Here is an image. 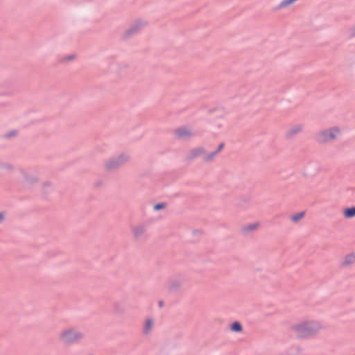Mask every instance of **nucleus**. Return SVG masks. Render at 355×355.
<instances>
[{
  "label": "nucleus",
  "instance_id": "obj_13",
  "mask_svg": "<svg viewBox=\"0 0 355 355\" xmlns=\"http://www.w3.org/2000/svg\"><path fill=\"white\" fill-rule=\"evenodd\" d=\"M305 212L301 211L298 213L293 214L290 216L291 220L294 223H297L301 220H302L304 218Z\"/></svg>",
  "mask_w": 355,
  "mask_h": 355
},
{
  "label": "nucleus",
  "instance_id": "obj_4",
  "mask_svg": "<svg viewBox=\"0 0 355 355\" xmlns=\"http://www.w3.org/2000/svg\"><path fill=\"white\" fill-rule=\"evenodd\" d=\"M38 181L39 178L35 173L24 168L18 170L16 176V182L19 185L26 188H31L35 185Z\"/></svg>",
  "mask_w": 355,
  "mask_h": 355
},
{
  "label": "nucleus",
  "instance_id": "obj_3",
  "mask_svg": "<svg viewBox=\"0 0 355 355\" xmlns=\"http://www.w3.org/2000/svg\"><path fill=\"white\" fill-rule=\"evenodd\" d=\"M293 328L298 337L304 338L318 332L322 326L318 322H306L297 324Z\"/></svg>",
  "mask_w": 355,
  "mask_h": 355
},
{
  "label": "nucleus",
  "instance_id": "obj_21",
  "mask_svg": "<svg viewBox=\"0 0 355 355\" xmlns=\"http://www.w3.org/2000/svg\"><path fill=\"white\" fill-rule=\"evenodd\" d=\"M167 206L166 202L157 203L153 206L154 211H159L161 209H164Z\"/></svg>",
  "mask_w": 355,
  "mask_h": 355
},
{
  "label": "nucleus",
  "instance_id": "obj_18",
  "mask_svg": "<svg viewBox=\"0 0 355 355\" xmlns=\"http://www.w3.org/2000/svg\"><path fill=\"white\" fill-rule=\"evenodd\" d=\"M153 326V321L151 319H148L145 324L144 332L148 334Z\"/></svg>",
  "mask_w": 355,
  "mask_h": 355
},
{
  "label": "nucleus",
  "instance_id": "obj_5",
  "mask_svg": "<svg viewBox=\"0 0 355 355\" xmlns=\"http://www.w3.org/2000/svg\"><path fill=\"white\" fill-rule=\"evenodd\" d=\"M148 25V21L144 18H138L133 21L130 26L123 32L122 37L123 40H130L137 35Z\"/></svg>",
  "mask_w": 355,
  "mask_h": 355
},
{
  "label": "nucleus",
  "instance_id": "obj_24",
  "mask_svg": "<svg viewBox=\"0 0 355 355\" xmlns=\"http://www.w3.org/2000/svg\"><path fill=\"white\" fill-rule=\"evenodd\" d=\"M224 143H220V145L218 146V148L214 150L215 152H217V154L218 155L219 153L223 150V148H224Z\"/></svg>",
  "mask_w": 355,
  "mask_h": 355
},
{
  "label": "nucleus",
  "instance_id": "obj_11",
  "mask_svg": "<svg viewBox=\"0 0 355 355\" xmlns=\"http://www.w3.org/2000/svg\"><path fill=\"white\" fill-rule=\"evenodd\" d=\"M304 125L302 123L294 124L291 126L285 132L286 139H291L303 131Z\"/></svg>",
  "mask_w": 355,
  "mask_h": 355
},
{
  "label": "nucleus",
  "instance_id": "obj_22",
  "mask_svg": "<svg viewBox=\"0 0 355 355\" xmlns=\"http://www.w3.org/2000/svg\"><path fill=\"white\" fill-rule=\"evenodd\" d=\"M7 217V213L6 211H0V225H2Z\"/></svg>",
  "mask_w": 355,
  "mask_h": 355
},
{
  "label": "nucleus",
  "instance_id": "obj_19",
  "mask_svg": "<svg viewBox=\"0 0 355 355\" xmlns=\"http://www.w3.org/2000/svg\"><path fill=\"white\" fill-rule=\"evenodd\" d=\"M18 135V131L17 130H12L7 132L4 135V137L6 139H11L15 137Z\"/></svg>",
  "mask_w": 355,
  "mask_h": 355
},
{
  "label": "nucleus",
  "instance_id": "obj_25",
  "mask_svg": "<svg viewBox=\"0 0 355 355\" xmlns=\"http://www.w3.org/2000/svg\"><path fill=\"white\" fill-rule=\"evenodd\" d=\"M42 187L44 189L51 187V183L50 182H44L42 183Z\"/></svg>",
  "mask_w": 355,
  "mask_h": 355
},
{
  "label": "nucleus",
  "instance_id": "obj_2",
  "mask_svg": "<svg viewBox=\"0 0 355 355\" xmlns=\"http://www.w3.org/2000/svg\"><path fill=\"white\" fill-rule=\"evenodd\" d=\"M131 156L128 153H122L106 159L104 162V168L106 171H115L129 162Z\"/></svg>",
  "mask_w": 355,
  "mask_h": 355
},
{
  "label": "nucleus",
  "instance_id": "obj_27",
  "mask_svg": "<svg viewBox=\"0 0 355 355\" xmlns=\"http://www.w3.org/2000/svg\"><path fill=\"white\" fill-rule=\"evenodd\" d=\"M74 58L73 55H69L68 56L67 58H65V60H73Z\"/></svg>",
  "mask_w": 355,
  "mask_h": 355
},
{
  "label": "nucleus",
  "instance_id": "obj_14",
  "mask_svg": "<svg viewBox=\"0 0 355 355\" xmlns=\"http://www.w3.org/2000/svg\"><path fill=\"white\" fill-rule=\"evenodd\" d=\"M217 155H218L217 152L213 151V152L207 153V152L205 151V155H203V157H202L203 162L205 163L211 162L214 161V159H215V157Z\"/></svg>",
  "mask_w": 355,
  "mask_h": 355
},
{
  "label": "nucleus",
  "instance_id": "obj_17",
  "mask_svg": "<svg viewBox=\"0 0 355 355\" xmlns=\"http://www.w3.org/2000/svg\"><path fill=\"white\" fill-rule=\"evenodd\" d=\"M230 329L234 332H241L243 330V327L239 322H234L230 325Z\"/></svg>",
  "mask_w": 355,
  "mask_h": 355
},
{
  "label": "nucleus",
  "instance_id": "obj_12",
  "mask_svg": "<svg viewBox=\"0 0 355 355\" xmlns=\"http://www.w3.org/2000/svg\"><path fill=\"white\" fill-rule=\"evenodd\" d=\"M343 264L345 266L355 264V254L352 252L345 255L343 258Z\"/></svg>",
  "mask_w": 355,
  "mask_h": 355
},
{
  "label": "nucleus",
  "instance_id": "obj_8",
  "mask_svg": "<svg viewBox=\"0 0 355 355\" xmlns=\"http://www.w3.org/2000/svg\"><path fill=\"white\" fill-rule=\"evenodd\" d=\"M82 337L81 333L73 329L64 330L59 335L60 340L65 343H73Z\"/></svg>",
  "mask_w": 355,
  "mask_h": 355
},
{
  "label": "nucleus",
  "instance_id": "obj_23",
  "mask_svg": "<svg viewBox=\"0 0 355 355\" xmlns=\"http://www.w3.org/2000/svg\"><path fill=\"white\" fill-rule=\"evenodd\" d=\"M192 234L193 236H200L202 234V231L201 230H194Z\"/></svg>",
  "mask_w": 355,
  "mask_h": 355
},
{
  "label": "nucleus",
  "instance_id": "obj_26",
  "mask_svg": "<svg viewBox=\"0 0 355 355\" xmlns=\"http://www.w3.org/2000/svg\"><path fill=\"white\" fill-rule=\"evenodd\" d=\"M349 32L352 36H355V24L350 28Z\"/></svg>",
  "mask_w": 355,
  "mask_h": 355
},
{
  "label": "nucleus",
  "instance_id": "obj_7",
  "mask_svg": "<svg viewBox=\"0 0 355 355\" xmlns=\"http://www.w3.org/2000/svg\"><path fill=\"white\" fill-rule=\"evenodd\" d=\"M174 135L180 139H189L197 135V132L191 126L184 125L174 130Z\"/></svg>",
  "mask_w": 355,
  "mask_h": 355
},
{
  "label": "nucleus",
  "instance_id": "obj_16",
  "mask_svg": "<svg viewBox=\"0 0 355 355\" xmlns=\"http://www.w3.org/2000/svg\"><path fill=\"white\" fill-rule=\"evenodd\" d=\"M297 0H282L278 6L279 9H282L284 8H286L292 4H293L295 2H296Z\"/></svg>",
  "mask_w": 355,
  "mask_h": 355
},
{
  "label": "nucleus",
  "instance_id": "obj_20",
  "mask_svg": "<svg viewBox=\"0 0 355 355\" xmlns=\"http://www.w3.org/2000/svg\"><path fill=\"white\" fill-rule=\"evenodd\" d=\"M0 170H5L7 171H12L13 170V166L12 164L1 162V166Z\"/></svg>",
  "mask_w": 355,
  "mask_h": 355
},
{
  "label": "nucleus",
  "instance_id": "obj_10",
  "mask_svg": "<svg viewBox=\"0 0 355 355\" xmlns=\"http://www.w3.org/2000/svg\"><path fill=\"white\" fill-rule=\"evenodd\" d=\"M205 148L204 147L198 146L193 148L187 152L186 155V159L188 161H192L200 157H203V155H205Z\"/></svg>",
  "mask_w": 355,
  "mask_h": 355
},
{
  "label": "nucleus",
  "instance_id": "obj_1",
  "mask_svg": "<svg viewBox=\"0 0 355 355\" xmlns=\"http://www.w3.org/2000/svg\"><path fill=\"white\" fill-rule=\"evenodd\" d=\"M342 135L341 128L338 125L320 130L315 135V141L320 145L331 144Z\"/></svg>",
  "mask_w": 355,
  "mask_h": 355
},
{
  "label": "nucleus",
  "instance_id": "obj_9",
  "mask_svg": "<svg viewBox=\"0 0 355 355\" xmlns=\"http://www.w3.org/2000/svg\"><path fill=\"white\" fill-rule=\"evenodd\" d=\"M261 226V223L259 221L245 224L243 225L240 229V233L244 236H248L253 232H257Z\"/></svg>",
  "mask_w": 355,
  "mask_h": 355
},
{
  "label": "nucleus",
  "instance_id": "obj_6",
  "mask_svg": "<svg viewBox=\"0 0 355 355\" xmlns=\"http://www.w3.org/2000/svg\"><path fill=\"white\" fill-rule=\"evenodd\" d=\"M148 225L143 223L131 225L130 232L132 239L136 242L145 241L147 239Z\"/></svg>",
  "mask_w": 355,
  "mask_h": 355
},
{
  "label": "nucleus",
  "instance_id": "obj_15",
  "mask_svg": "<svg viewBox=\"0 0 355 355\" xmlns=\"http://www.w3.org/2000/svg\"><path fill=\"white\" fill-rule=\"evenodd\" d=\"M343 216L346 218H352L355 217V207L347 208L343 210Z\"/></svg>",
  "mask_w": 355,
  "mask_h": 355
}]
</instances>
